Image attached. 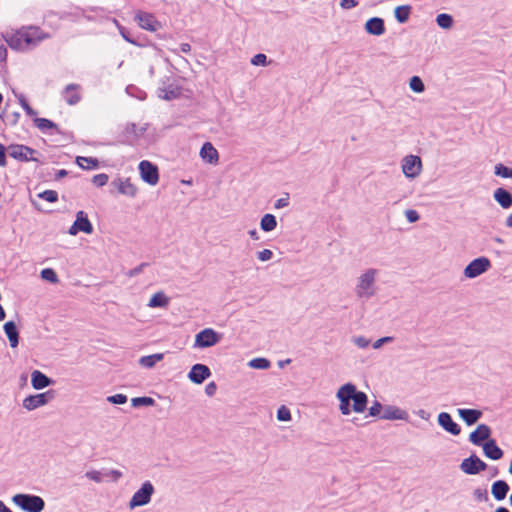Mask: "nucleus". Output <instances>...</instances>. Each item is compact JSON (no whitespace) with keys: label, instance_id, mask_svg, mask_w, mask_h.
Returning <instances> with one entry per match:
<instances>
[{"label":"nucleus","instance_id":"1","mask_svg":"<svg viewBox=\"0 0 512 512\" xmlns=\"http://www.w3.org/2000/svg\"><path fill=\"white\" fill-rule=\"evenodd\" d=\"M336 398L339 400V410L343 415H349L352 410L356 413H362L366 410L368 403L367 394L357 390L351 382L342 385L338 389Z\"/></svg>","mask_w":512,"mask_h":512},{"label":"nucleus","instance_id":"2","mask_svg":"<svg viewBox=\"0 0 512 512\" xmlns=\"http://www.w3.org/2000/svg\"><path fill=\"white\" fill-rule=\"evenodd\" d=\"M46 37L47 35L43 34L39 28L30 27L13 33L6 37L5 41L13 50L26 51Z\"/></svg>","mask_w":512,"mask_h":512},{"label":"nucleus","instance_id":"3","mask_svg":"<svg viewBox=\"0 0 512 512\" xmlns=\"http://www.w3.org/2000/svg\"><path fill=\"white\" fill-rule=\"evenodd\" d=\"M377 270L367 269L359 278L355 288V294L358 298L369 299L375 295V278Z\"/></svg>","mask_w":512,"mask_h":512},{"label":"nucleus","instance_id":"4","mask_svg":"<svg viewBox=\"0 0 512 512\" xmlns=\"http://www.w3.org/2000/svg\"><path fill=\"white\" fill-rule=\"evenodd\" d=\"M12 502L26 512H41L45 508L44 499L33 494H15L12 497Z\"/></svg>","mask_w":512,"mask_h":512},{"label":"nucleus","instance_id":"5","mask_svg":"<svg viewBox=\"0 0 512 512\" xmlns=\"http://www.w3.org/2000/svg\"><path fill=\"white\" fill-rule=\"evenodd\" d=\"M155 492V488L150 481L142 483L141 487L131 497L128 507L133 510L137 507H142L150 503L151 497Z\"/></svg>","mask_w":512,"mask_h":512},{"label":"nucleus","instance_id":"6","mask_svg":"<svg viewBox=\"0 0 512 512\" xmlns=\"http://www.w3.org/2000/svg\"><path fill=\"white\" fill-rule=\"evenodd\" d=\"M55 397V391L54 390H48L43 393L35 394V395H29L24 398L22 402L23 408H25L28 411L35 410L39 407L45 406L50 401H52Z\"/></svg>","mask_w":512,"mask_h":512},{"label":"nucleus","instance_id":"7","mask_svg":"<svg viewBox=\"0 0 512 512\" xmlns=\"http://www.w3.org/2000/svg\"><path fill=\"white\" fill-rule=\"evenodd\" d=\"M491 262L487 257H478L472 260L464 269V276L473 279L488 271Z\"/></svg>","mask_w":512,"mask_h":512},{"label":"nucleus","instance_id":"8","mask_svg":"<svg viewBox=\"0 0 512 512\" xmlns=\"http://www.w3.org/2000/svg\"><path fill=\"white\" fill-rule=\"evenodd\" d=\"M220 340L221 334L212 328H205L196 334L194 346L198 348H209L219 343Z\"/></svg>","mask_w":512,"mask_h":512},{"label":"nucleus","instance_id":"9","mask_svg":"<svg viewBox=\"0 0 512 512\" xmlns=\"http://www.w3.org/2000/svg\"><path fill=\"white\" fill-rule=\"evenodd\" d=\"M487 464L482 461L476 454H471L469 457L462 460L460 469L467 475H477L487 469Z\"/></svg>","mask_w":512,"mask_h":512},{"label":"nucleus","instance_id":"10","mask_svg":"<svg viewBox=\"0 0 512 512\" xmlns=\"http://www.w3.org/2000/svg\"><path fill=\"white\" fill-rule=\"evenodd\" d=\"M35 153H37L36 150H34L28 146H25V145L16 144V145H10L8 147L9 156L16 160L22 161V162H28V161L38 162L39 160L37 158L33 157V155Z\"/></svg>","mask_w":512,"mask_h":512},{"label":"nucleus","instance_id":"11","mask_svg":"<svg viewBox=\"0 0 512 512\" xmlns=\"http://www.w3.org/2000/svg\"><path fill=\"white\" fill-rule=\"evenodd\" d=\"M79 232L85 234H91L93 232V225L84 211L77 212L76 219L68 231L72 236L77 235Z\"/></svg>","mask_w":512,"mask_h":512},{"label":"nucleus","instance_id":"12","mask_svg":"<svg viewBox=\"0 0 512 512\" xmlns=\"http://www.w3.org/2000/svg\"><path fill=\"white\" fill-rule=\"evenodd\" d=\"M422 170V161L419 156L409 155L402 161V171L407 178L417 177Z\"/></svg>","mask_w":512,"mask_h":512},{"label":"nucleus","instance_id":"13","mask_svg":"<svg viewBox=\"0 0 512 512\" xmlns=\"http://www.w3.org/2000/svg\"><path fill=\"white\" fill-rule=\"evenodd\" d=\"M141 178L149 185H156L159 181V172L156 165L147 160H143L139 164Z\"/></svg>","mask_w":512,"mask_h":512},{"label":"nucleus","instance_id":"14","mask_svg":"<svg viewBox=\"0 0 512 512\" xmlns=\"http://www.w3.org/2000/svg\"><path fill=\"white\" fill-rule=\"evenodd\" d=\"M138 25L147 31L155 32L162 27L161 23L151 13L138 11L135 15Z\"/></svg>","mask_w":512,"mask_h":512},{"label":"nucleus","instance_id":"15","mask_svg":"<svg viewBox=\"0 0 512 512\" xmlns=\"http://www.w3.org/2000/svg\"><path fill=\"white\" fill-rule=\"evenodd\" d=\"M492 430L486 424H479L474 431L469 434V441L476 445L482 447L486 441L492 439L491 438Z\"/></svg>","mask_w":512,"mask_h":512},{"label":"nucleus","instance_id":"16","mask_svg":"<svg viewBox=\"0 0 512 512\" xmlns=\"http://www.w3.org/2000/svg\"><path fill=\"white\" fill-rule=\"evenodd\" d=\"M210 376L211 371L209 367L200 363L193 365L188 373L189 380L198 385L202 384Z\"/></svg>","mask_w":512,"mask_h":512},{"label":"nucleus","instance_id":"17","mask_svg":"<svg viewBox=\"0 0 512 512\" xmlns=\"http://www.w3.org/2000/svg\"><path fill=\"white\" fill-rule=\"evenodd\" d=\"M439 426L442 427L446 432L453 436H457L461 433V427L457 424L447 412H441L437 418Z\"/></svg>","mask_w":512,"mask_h":512},{"label":"nucleus","instance_id":"18","mask_svg":"<svg viewBox=\"0 0 512 512\" xmlns=\"http://www.w3.org/2000/svg\"><path fill=\"white\" fill-rule=\"evenodd\" d=\"M457 414L467 426L476 424L483 416L481 410L471 408H459L457 409Z\"/></svg>","mask_w":512,"mask_h":512},{"label":"nucleus","instance_id":"19","mask_svg":"<svg viewBox=\"0 0 512 512\" xmlns=\"http://www.w3.org/2000/svg\"><path fill=\"white\" fill-rule=\"evenodd\" d=\"M112 185L117 188L120 194L134 197L137 193V187L130 181L129 178H117L112 182Z\"/></svg>","mask_w":512,"mask_h":512},{"label":"nucleus","instance_id":"20","mask_svg":"<svg viewBox=\"0 0 512 512\" xmlns=\"http://www.w3.org/2000/svg\"><path fill=\"white\" fill-rule=\"evenodd\" d=\"M54 384V380L49 378L43 372L34 370L31 373V385L35 390H42Z\"/></svg>","mask_w":512,"mask_h":512},{"label":"nucleus","instance_id":"21","mask_svg":"<svg viewBox=\"0 0 512 512\" xmlns=\"http://www.w3.org/2000/svg\"><path fill=\"white\" fill-rule=\"evenodd\" d=\"M408 413L393 405H386L383 408V413L380 416L384 420H407Z\"/></svg>","mask_w":512,"mask_h":512},{"label":"nucleus","instance_id":"22","mask_svg":"<svg viewBox=\"0 0 512 512\" xmlns=\"http://www.w3.org/2000/svg\"><path fill=\"white\" fill-rule=\"evenodd\" d=\"M365 30L373 36H381L385 33V23L380 17L369 18L365 23Z\"/></svg>","mask_w":512,"mask_h":512},{"label":"nucleus","instance_id":"23","mask_svg":"<svg viewBox=\"0 0 512 512\" xmlns=\"http://www.w3.org/2000/svg\"><path fill=\"white\" fill-rule=\"evenodd\" d=\"M485 457L491 460H499L503 457V450L497 445L495 439H490L482 446Z\"/></svg>","mask_w":512,"mask_h":512},{"label":"nucleus","instance_id":"24","mask_svg":"<svg viewBox=\"0 0 512 512\" xmlns=\"http://www.w3.org/2000/svg\"><path fill=\"white\" fill-rule=\"evenodd\" d=\"M494 200L503 208L512 207V193L503 187L497 188L493 193Z\"/></svg>","mask_w":512,"mask_h":512},{"label":"nucleus","instance_id":"25","mask_svg":"<svg viewBox=\"0 0 512 512\" xmlns=\"http://www.w3.org/2000/svg\"><path fill=\"white\" fill-rule=\"evenodd\" d=\"M509 490L510 486L505 480H496L491 486V494L496 501L504 500Z\"/></svg>","mask_w":512,"mask_h":512},{"label":"nucleus","instance_id":"26","mask_svg":"<svg viewBox=\"0 0 512 512\" xmlns=\"http://www.w3.org/2000/svg\"><path fill=\"white\" fill-rule=\"evenodd\" d=\"M200 157L209 164H216L219 159L218 151L210 142H205L200 149Z\"/></svg>","mask_w":512,"mask_h":512},{"label":"nucleus","instance_id":"27","mask_svg":"<svg viewBox=\"0 0 512 512\" xmlns=\"http://www.w3.org/2000/svg\"><path fill=\"white\" fill-rule=\"evenodd\" d=\"M4 332L9 340L10 346L16 348L19 344V332L14 321H8L3 326Z\"/></svg>","mask_w":512,"mask_h":512},{"label":"nucleus","instance_id":"28","mask_svg":"<svg viewBox=\"0 0 512 512\" xmlns=\"http://www.w3.org/2000/svg\"><path fill=\"white\" fill-rule=\"evenodd\" d=\"M181 90L178 86L170 84L165 88H159L158 95L164 100H173L180 96Z\"/></svg>","mask_w":512,"mask_h":512},{"label":"nucleus","instance_id":"29","mask_svg":"<svg viewBox=\"0 0 512 512\" xmlns=\"http://www.w3.org/2000/svg\"><path fill=\"white\" fill-rule=\"evenodd\" d=\"M169 304V298L163 292L155 293L148 302V307L165 308Z\"/></svg>","mask_w":512,"mask_h":512},{"label":"nucleus","instance_id":"30","mask_svg":"<svg viewBox=\"0 0 512 512\" xmlns=\"http://www.w3.org/2000/svg\"><path fill=\"white\" fill-rule=\"evenodd\" d=\"M164 358V354L156 353L152 355L142 356L138 363L141 367L144 368H153L157 362L161 361Z\"/></svg>","mask_w":512,"mask_h":512},{"label":"nucleus","instance_id":"31","mask_svg":"<svg viewBox=\"0 0 512 512\" xmlns=\"http://www.w3.org/2000/svg\"><path fill=\"white\" fill-rule=\"evenodd\" d=\"M76 163L79 167L85 170H91L98 168L99 161L97 158L78 156L76 157Z\"/></svg>","mask_w":512,"mask_h":512},{"label":"nucleus","instance_id":"32","mask_svg":"<svg viewBox=\"0 0 512 512\" xmlns=\"http://www.w3.org/2000/svg\"><path fill=\"white\" fill-rule=\"evenodd\" d=\"M410 13H411L410 5L397 6L394 10V16H395L396 20L401 24L406 23L408 21Z\"/></svg>","mask_w":512,"mask_h":512},{"label":"nucleus","instance_id":"33","mask_svg":"<svg viewBox=\"0 0 512 512\" xmlns=\"http://www.w3.org/2000/svg\"><path fill=\"white\" fill-rule=\"evenodd\" d=\"M277 226V220L276 217L273 214H265L260 221V228L264 232H270L274 230Z\"/></svg>","mask_w":512,"mask_h":512},{"label":"nucleus","instance_id":"34","mask_svg":"<svg viewBox=\"0 0 512 512\" xmlns=\"http://www.w3.org/2000/svg\"><path fill=\"white\" fill-rule=\"evenodd\" d=\"M436 23L442 29H450L453 26L454 20L450 14L441 13L436 16Z\"/></svg>","mask_w":512,"mask_h":512},{"label":"nucleus","instance_id":"35","mask_svg":"<svg viewBox=\"0 0 512 512\" xmlns=\"http://www.w3.org/2000/svg\"><path fill=\"white\" fill-rule=\"evenodd\" d=\"M410 89L416 93H422L425 90V85L419 76H412L409 81Z\"/></svg>","mask_w":512,"mask_h":512},{"label":"nucleus","instance_id":"36","mask_svg":"<svg viewBox=\"0 0 512 512\" xmlns=\"http://www.w3.org/2000/svg\"><path fill=\"white\" fill-rule=\"evenodd\" d=\"M131 404L133 407L153 406L155 404V400L148 396L135 397L131 399Z\"/></svg>","mask_w":512,"mask_h":512},{"label":"nucleus","instance_id":"37","mask_svg":"<svg viewBox=\"0 0 512 512\" xmlns=\"http://www.w3.org/2000/svg\"><path fill=\"white\" fill-rule=\"evenodd\" d=\"M494 174L502 178H512V169L501 163H498L494 167Z\"/></svg>","mask_w":512,"mask_h":512},{"label":"nucleus","instance_id":"38","mask_svg":"<svg viewBox=\"0 0 512 512\" xmlns=\"http://www.w3.org/2000/svg\"><path fill=\"white\" fill-rule=\"evenodd\" d=\"M34 123H35L36 127L42 131H44L46 129L57 128V125L53 121L46 119V118H35Z\"/></svg>","mask_w":512,"mask_h":512},{"label":"nucleus","instance_id":"39","mask_svg":"<svg viewBox=\"0 0 512 512\" xmlns=\"http://www.w3.org/2000/svg\"><path fill=\"white\" fill-rule=\"evenodd\" d=\"M249 366L254 369H268L270 367V361L266 358H254L249 362Z\"/></svg>","mask_w":512,"mask_h":512},{"label":"nucleus","instance_id":"40","mask_svg":"<svg viewBox=\"0 0 512 512\" xmlns=\"http://www.w3.org/2000/svg\"><path fill=\"white\" fill-rule=\"evenodd\" d=\"M41 278L53 284L59 281L56 272L52 268L43 269L41 271Z\"/></svg>","mask_w":512,"mask_h":512},{"label":"nucleus","instance_id":"41","mask_svg":"<svg viewBox=\"0 0 512 512\" xmlns=\"http://www.w3.org/2000/svg\"><path fill=\"white\" fill-rule=\"evenodd\" d=\"M474 499L478 502H487L489 500L488 491L485 488H476L473 491Z\"/></svg>","mask_w":512,"mask_h":512},{"label":"nucleus","instance_id":"42","mask_svg":"<svg viewBox=\"0 0 512 512\" xmlns=\"http://www.w3.org/2000/svg\"><path fill=\"white\" fill-rule=\"evenodd\" d=\"M38 197L47 202L54 203L58 200V193L54 190H45L38 194Z\"/></svg>","mask_w":512,"mask_h":512},{"label":"nucleus","instance_id":"43","mask_svg":"<svg viewBox=\"0 0 512 512\" xmlns=\"http://www.w3.org/2000/svg\"><path fill=\"white\" fill-rule=\"evenodd\" d=\"M127 400L128 398L124 394H115L107 397V401L115 405L125 404Z\"/></svg>","mask_w":512,"mask_h":512},{"label":"nucleus","instance_id":"44","mask_svg":"<svg viewBox=\"0 0 512 512\" xmlns=\"http://www.w3.org/2000/svg\"><path fill=\"white\" fill-rule=\"evenodd\" d=\"M108 175L105 174V173H100V174H97V175H94L93 178H92V182L94 185H96L97 187H103L107 184L108 182Z\"/></svg>","mask_w":512,"mask_h":512},{"label":"nucleus","instance_id":"45","mask_svg":"<svg viewBox=\"0 0 512 512\" xmlns=\"http://www.w3.org/2000/svg\"><path fill=\"white\" fill-rule=\"evenodd\" d=\"M19 103L22 106V108L25 110L27 115L29 116H35L37 112L28 104L25 97L23 95H20L18 97Z\"/></svg>","mask_w":512,"mask_h":512},{"label":"nucleus","instance_id":"46","mask_svg":"<svg viewBox=\"0 0 512 512\" xmlns=\"http://www.w3.org/2000/svg\"><path fill=\"white\" fill-rule=\"evenodd\" d=\"M383 408L384 407L380 402L375 401L369 408V415L372 417H380L382 415L381 412L383 411Z\"/></svg>","mask_w":512,"mask_h":512},{"label":"nucleus","instance_id":"47","mask_svg":"<svg viewBox=\"0 0 512 512\" xmlns=\"http://www.w3.org/2000/svg\"><path fill=\"white\" fill-rule=\"evenodd\" d=\"M251 64L255 66H265L267 64V56L263 53H258L252 57Z\"/></svg>","mask_w":512,"mask_h":512},{"label":"nucleus","instance_id":"48","mask_svg":"<svg viewBox=\"0 0 512 512\" xmlns=\"http://www.w3.org/2000/svg\"><path fill=\"white\" fill-rule=\"evenodd\" d=\"M352 342L359 348L365 349L369 346L370 340L364 336H355L352 338Z\"/></svg>","mask_w":512,"mask_h":512},{"label":"nucleus","instance_id":"49","mask_svg":"<svg viewBox=\"0 0 512 512\" xmlns=\"http://www.w3.org/2000/svg\"><path fill=\"white\" fill-rule=\"evenodd\" d=\"M85 477L88 478L89 480L96 482V483L102 482V473L97 470L87 471L85 473Z\"/></svg>","mask_w":512,"mask_h":512},{"label":"nucleus","instance_id":"50","mask_svg":"<svg viewBox=\"0 0 512 512\" xmlns=\"http://www.w3.org/2000/svg\"><path fill=\"white\" fill-rule=\"evenodd\" d=\"M406 219L409 223H415L419 220L420 216L416 210L408 209L405 211Z\"/></svg>","mask_w":512,"mask_h":512},{"label":"nucleus","instance_id":"51","mask_svg":"<svg viewBox=\"0 0 512 512\" xmlns=\"http://www.w3.org/2000/svg\"><path fill=\"white\" fill-rule=\"evenodd\" d=\"M273 257V252L269 249H263L257 253V258L262 261H268Z\"/></svg>","mask_w":512,"mask_h":512},{"label":"nucleus","instance_id":"52","mask_svg":"<svg viewBox=\"0 0 512 512\" xmlns=\"http://www.w3.org/2000/svg\"><path fill=\"white\" fill-rule=\"evenodd\" d=\"M392 341H393V337H391V336H385V337L379 338L378 340H376L373 343V348L379 349L380 347H382V345H384L386 343H390Z\"/></svg>","mask_w":512,"mask_h":512},{"label":"nucleus","instance_id":"53","mask_svg":"<svg viewBox=\"0 0 512 512\" xmlns=\"http://www.w3.org/2000/svg\"><path fill=\"white\" fill-rule=\"evenodd\" d=\"M277 418L280 421H288V407L282 405L277 412Z\"/></svg>","mask_w":512,"mask_h":512},{"label":"nucleus","instance_id":"54","mask_svg":"<svg viewBox=\"0 0 512 512\" xmlns=\"http://www.w3.org/2000/svg\"><path fill=\"white\" fill-rule=\"evenodd\" d=\"M147 265H148L147 263H141L137 267L129 270L128 273H127V276L128 277H135V276H137L139 273H141L143 271L144 267H146Z\"/></svg>","mask_w":512,"mask_h":512},{"label":"nucleus","instance_id":"55","mask_svg":"<svg viewBox=\"0 0 512 512\" xmlns=\"http://www.w3.org/2000/svg\"><path fill=\"white\" fill-rule=\"evenodd\" d=\"M119 32L126 42L133 45H138L136 41L129 36V33L126 31L124 27H119Z\"/></svg>","mask_w":512,"mask_h":512},{"label":"nucleus","instance_id":"56","mask_svg":"<svg viewBox=\"0 0 512 512\" xmlns=\"http://www.w3.org/2000/svg\"><path fill=\"white\" fill-rule=\"evenodd\" d=\"M358 5L356 0H341L340 6L343 9H352Z\"/></svg>","mask_w":512,"mask_h":512},{"label":"nucleus","instance_id":"57","mask_svg":"<svg viewBox=\"0 0 512 512\" xmlns=\"http://www.w3.org/2000/svg\"><path fill=\"white\" fill-rule=\"evenodd\" d=\"M216 390H217V386H216L215 382H210L205 386V393L210 397L216 393Z\"/></svg>","mask_w":512,"mask_h":512},{"label":"nucleus","instance_id":"58","mask_svg":"<svg viewBox=\"0 0 512 512\" xmlns=\"http://www.w3.org/2000/svg\"><path fill=\"white\" fill-rule=\"evenodd\" d=\"M81 97L78 93H73L71 94L70 96H68L66 98V102L69 104V105H75L77 104L79 101H80Z\"/></svg>","mask_w":512,"mask_h":512},{"label":"nucleus","instance_id":"59","mask_svg":"<svg viewBox=\"0 0 512 512\" xmlns=\"http://www.w3.org/2000/svg\"><path fill=\"white\" fill-rule=\"evenodd\" d=\"M6 164H7V162H6L5 147L3 144L0 143V166L5 167Z\"/></svg>","mask_w":512,"mask_h":512},{"label":"nucleus","instance_id":"60","mask_svg":"<svg viewBox=\"0 0 512 512\" xmlns=\"http://www.w3.org/2000/svg\"><path fill=\"white\" fill-rule=\"evenodd\" d=\"M114 481H118L123 475L122 472L116 469H112L108 473Z\"/></svg>","mask_w":512,"mask_h":512},{"label":"nucleus","instance_id":"61","mask_svg":"<svg viewBox=\"0 0 512 512\" xmlns=\"http://www.w3.org/2000/svg\"><path fill=\"white\" fill-rule=\"evenodd\" d=\"M19 117H20L19 112H13L10 116H7L9 123L11 125H15L18 122Z\"/></svg>","mask_w":512,"mask_h":512},{"label":"nucleus","instance_id":"62","mask_svg":"<svg viewBox=\"0 0 512 512\" xmlns=\"http://www.w3.org/2000/svg\"><path fill=\"white\" fill-rule=\"evenodd\" d=\"M7 57V49L3 43H0V63L5 61Z\"/></svg>","mask_w":512,"mask_h":512},{"label":"nucleus","instance_id":"63","mask_svg":"<svg viewBox=\"0 0 512 512\" xmlns=\"http://www.w3.org/2000/svg\"><path fill=\"white\" fill-rule=\"evenodd\" d=\"M80 86L78 84H68L65 89H64V92L65 93H69L70 91H75L79 88Z\"/></svg>","mask_w":512,"mask_h":512},{"label":"nucleus","instance_id":"64","mask_svg":"<svg viewBox=\"0 0 512 512\" xmlns=\"http://www.w3.org/2000/svg\"><path fill=\"white\" fill-rule=\"evenodd\" d=\"M67 174H68V172H67L65 169H61V170H59V171L56 173V175H55V179H56V180H59V179H61V178L65 177Z\"/></svg>","mask_w":512,"mask_h":512}]
</instances>
